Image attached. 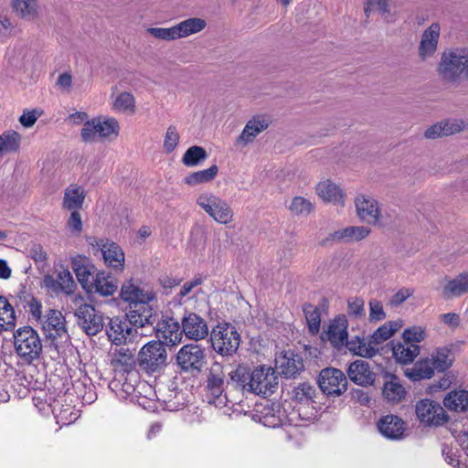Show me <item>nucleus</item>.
<instances>
[{
  "label": "nucleus",
  "instance_id": "obj_1",
  "mask_svg": "<svg viewBox=\"0 0 468 468\" xmlns=\"http://www.w3.org/2000/svg\"><path fill=\"white\" fill-rule=\"evenodd\" d=\"M439 77L447 83L468 79V48L456 47L444 50L437 67Z\"/></svg>",
  "mask_w": 468,
  "mask_h": 468
},
{
  "label": "nucleus",
  "instance_id": "obj_2",
  "mask_svg": "<svg viewBox=\"0 0 468 468\" xmlns=\"http://www.w3.org/2000/svg\"><path fill=\"white\" fill-rule=\"evenodd\" d=\"M240 335L230 323H218L210 332L212 349L222 356H232L240 345Z\"/></svg>",
  "mask_w": 468,
  "mask_h": 468
},
{
  "label": "nucleus",
  "instance_id": "obj_3",
  "mask_svg": "<svg viewBox=\"0 0 468 468\" xmlns=\"http://www.w3.org/2000/svg\"><path fill=\"white\" fill-rule=\"evenodd\" d=\"M167 351L161 341H150L137 355V365L146 374L161 372L167 365Z\"/></svg>",
  "mask_w": 468,
  "mask_h": 468
},
{
  "label": "nucleus",
  "instance_id": "obj_4",
  "mask_svg": "<svg viewBox=\"0 0 468 468\" xmlns=\"http://www.w3.org/2000/svg\"><path fill=\"white\" fill-rule=\"evenodd\" d=\"M152 301H144L130 305V310L126 314L133 329L139 331L138 335L147 336L154 332V324L156 321V312L150 304Z\"/></svg>",
  "mask_w": 468,
  "mask_h": 468
},
{
  "label": "nucleus",
  "instance_id": "obj_5",
  "mask_svg": "<svg viewBox=\"0 0 468 468\" xmlns=\"http://www.w3.org/2000/svg\"><path fill=\"white\" fill-rule=\"evenodd\" d=\"M15 348L17 355L27 362L37 359L42 351L38 334L30 326H24L14 334Z\"/></svg>",
  "mask_w": 468,
  "mask_h": 468
},
{
  "label": "nucleus",
  "instance_id": "obj_6",
  "mask_svg": "<svg viewBox=\"0 0 468 468\" xmlns=\"http://www.w3.org/2000/svg\"><path fill=\"white\" fill-rule=\"evenodd\" d=\"M120 131V125L113 117H98L91 121H86L80 136L85 143H93L98 138L106 139L111 136L117 137Z\"/></svg>",
  "mask_w": 468,
  "mask_h": 468
},
{
  "label": "nucleus",
  "instance_id": "obj_7",
  "mask_svg": "<svg viewBox=\"0 0 468 468\" xmlns=\"http://www.w3.org/2000/svg\"><path fill=\"white\" fill-rule=\"evenodd\" d=\"M250 384L247 391L256 395L268 396L278 388V376L274 368L259 366L250 372Z\"/></svg>",
  "mask_w": 468,
  "mask_h": 468
},
{
  "label": "nucleus",
  "instance_id": "obj_8",
  "mask_svg": "<svg viewBox=\"0 0 468 468\" xmlns=\"http://www.w3.org/2000/svg\"><path fill=\"white\" fill-rule=\"evenodd\" d=\"M197 204L219 224L227 225L233 221L234 213L229 205L214 194H201Z\"/></svg>",
  "mask_w": 468,
  "mask_h": 468
},
{
  "label": "nucleus",
  "instance_id": "obj_9",
  "mask_svg": "<svg viewBox=\"0 0 468 468\" xmlns=\"http://www.w3.org/2000/svg\"><path fill=\"white\" fill-rule=\"evenodd\" d=\"M417 419L425 427H440L449 420L444 408L437 401L423 399L415 405Z\"/></svg>",
  "mask_w": 468,
  "mask_h": 468
},
{
  "label": "nucleus",
  "instance_id": "obj_10",
  "mask_svg": "<svg viewBox=\"0 0 468 468\" xmlns=\"http://www.w3.org/2000/svg\"><path fill=\"white\" fill-rule=\"evenodd\" d=\"M176 363L182 371L200 373L207 364L205 348L197 344L183 346L176 354Z\"/></svg>",
  "mask_w": 468,
  "mask_h": 468
},
{
  "label": "nucleus",
  "instance_id": "obj_11",
  "mask_svg": "<svg viewBox=\"0 0 468 468\" xmlns=\"http://www.w3.org/2000/svg\"><path fill=\"white\" fill-rule=\"evenodd\" d=\"M320 389L328 396H340L346 391L347 379L346 375L337 368H324L318 378Z\"/></svg>",
  "mask_w": 468,
  "mask_h": 468
},
{
  "label": "nucleus",
  "instance_id": "obj_12",
  "mask_svg": "<svg viewBox=\"0 0 468 468\" xmlns=\"http://www.w3.org/2000/svg\"><path fill=\"white\" fill-rule=\"evenodd\" d=\"M78 324L89 335H96L104 326L103 317L92 305L80 303L75 310Z\"/></svg>",
  "mask_w": 468,
  "mask_h": 468
},
{
  "label": "nucleus",
  "instance_id": "obj_13",
  "mask_svg": "<svg viewBox=\"0 0 468 468\" xmlns=\"http://www.w3.org/2000/svg\"><path fill=\"white\" fill-rule=\"evenodd\" d=\"M108 338L115 345H122L127 342H133L139 331L133 329L129 320L126 318L113 317L110 320L106 329Z\"/></svg>",
  "mask_w": 468,
  "mask_h": 468
},
{
  "label": "nucleus",
  "instance_id": "obj_14",
  "mask_svg": "<svg viewBox=\"0 0 468 468\" xmlns=\"http://www.w3.org/2000/svg\"><path fill=\"white\" fill-rule=\"evenodd\" d=\"M276 367L280 374L286 378H295L304 370V362L302 355L292 350L282 352L276 357Z\"/></svg>",
  "mask_w": 468,
  "mask_h": 468
},
{
  "label": "nucleus",
  "instance_id": "obj_15",
  "mask_svg": "<svg viewBox=\"0 0 468 468\" xmlns=\"http://www.w3.org/2000/svg\"><path fill=\"white\" fill-rule=\"evenodd\" d=\"M158 341L163 345L176 346L181 342L183 329L182 325L174 318L160 321L154 326Z\"/></svg>",
  "mask_w": 468,
  "mask_h": 468
},
{
  "label": "nucleus",
  "instance_id": "obj_16",
  "mask_svg": "<svg viewBox=\"0 0 468 468\" xmlns=\"http://www.w3.org/2000/svg\"><path fill=\"white\" fill-rule=\"evenodd\" d=\"M181 325L185 335L191 340L205 339L209 334L206 320L195 313L185 314Z\"/></svg>",
  "mask_w": 468,
  "mask_h": 468
},
{
  "label": "nucleus",
  "instance_id": "obj_17",
  "mask_svg": "<svg viewBox=\"0 0 468 468\" xmlns=\"http://www.w3.org/2000/svg\"><path fill=\"white\" fill-rule=\"evenodd\" d=\"M347 376L351 381L362 387L371 386L376 380V373L373 372L369 363L361 359L349 365Z\"/></svg>",
  "mask_w": 468,
  "mask_h": 468
},
{
  "label": "nucleus",
  "instance_id": "obj_18",
  "mask_svg": "<svg viewBox=\"0 0 468 468\" xmlns=\"http://www.w3.org/2000/svg\"><path fill=\"white\" fill-rule=\"evenodd\" d=\"M97 246L101 248L105 264L114 270L122 271L125 261L124 252L122 248L112 241L100 240Z\"/></svg>",
  "mask_w": 468,
  "mask_h": 468
},
{
  "label": "nucleus",
  "instance_id": "obj_19",
  "mask_svg": "<svg viewBox=\"0 0 468 468\" xmlns=\"http://www.w3.org/2000/svg\"><path fill=\"white\" fill-rule=\"evenodd\" d=\"M71 268L82 288L89 291L92 286V281H94L93 272L95 269L90 259L78 255L72 259Z\"/></svg>",
  "mask_w": 468,
  "mask_h": 468
},
{
  "label": "nucleus",
  "instance_id": "obj_20",
  "mask_svg": "<svg viewBox=\"0 0 468 468\" xmlns=\"http://www.w3.org/2000/svg\"><path fill=\"white\" fill-rule=\"evenodd\" d=\"M379 432L390 440H399L406 431V423L397 415H386L378 421Z\"/></svg>",
  "mask_w": 468,
  "mask_h": 468
},
{
  "label": "nucleus",
  "instance_id": "obj_21",
  "mask_svg": "<svg viewBox=\"0 0 468 468\" xmlns=\"http://www.w3.org/2000/svg\"><path fill=\"white\" fill-rule=\"evenodd\" d=\"M441 27L438 23L431 24L421 36L419 46V56L422 60L432 57L438 48Z\"/></svg>",
  "mask_w": 468,
  "mask_h": 468
},
{
  "label": "nucleus",
  "instance_id": "obj_22",
  "mask_svg": "<svg viewBox=\"0 0 468 468\" xmlns=\"http://www.w3.org/2000/svg\"><path fill=\"white\" fill-rule=\"evenodd\" d=\"M207 389L213 399H220L225 391V372L223 365L214 362L207 377Z\"/></svg>",
  "mask_w": 468,
  "mask_h": 468
},
{
  "label": "nucleus",
  "instance_id": "obj_23",
  "mask_svg": "<svg viewBox=\"0 0 468 468\" xmlns=\"http://www.w3.org/2000/svg\"><path fill=\"white\" fill-rule=\"evenodd\" d=\"M464 128V122L458 119H448L431 125L424 133L426 139L434 140L460 133Z\"/></svg>",
  "mask_w": 468,
  "mask_h": 468
},
{
  "label": "nucleus",
  "instance_id": "obj_24",
  "mask_svg": "<svg viewBox=\"0 0 468 468\" xmlns=\"http://www.w3.org/2000/svg\"><path fill=\"white\" fill-rule=\"evenodd\" d=\"M137 365L135 350L122 346L112 353L111 366L115 371L122 373L132 372Z\"/></svg>",
  "mask_w": 468,
  "mask_h": 468
},
{
  "label": "nucleus",
  "instance_id": "obj_25",
  "mask_svg": "<svg viewBox=\"0 0 468 468\" xmlns=\"http://www.w3.org/2000/svg\"><path fill=\"white\" fill-rule=\"evenodd\" d=\"M358 218L368 223L378 224L379 222V210L378 202L367 196H359L355 201Z\"/></svg>",
  "mask_w": 468,
  "mask_h": 468
},
{
  "label": "nucleus",
  "instance_id": "obj_26",
  "mask_svg": "<svg viewBox=\"0 0 468 468\" xmlns=\"http://www.w3.org/2000/svg\"><path fill=\"white\" fill-rule=\"evenodd\" d=\"M270 125V121L264 116H254L245 125L242 133L237 138V144L243 146L251 143L261 133Z\"/></svg>",
  "mask_w": 468,
  "mask_h": 468
},
{
  "label": "nucleus",
  "instance_id": "obj_27",
  "mask_svg": "<svg viewBox=\"0 0 468 468\" xmlns=\"http://www.w3.org/2000/svg\"><path fill=\"white\" fill-rule=\"evenodd\" d=\"M43 329L48 332V337L56 339L57 337L68 338L67 330L65 328V318L61 312L49 309L46 315V321Z\"/></svg>",
  "mask_w": 468,
  "mask_h": 468
},
{
  "label": "nucleus",
  "instance_id": "obj_28",
  "mask_svg": "<svg viewBox=\"0 0 468 468\" xmlns=\"http://www.w3.org/2000/svg\"><path fill=\"white\" fill-rule=\"evenodd\" d=\"M120 295L124 302H129L130 305H134L135 303L139 302L153 301L154 299L153 291H145L133 282V281H127L122 284Z\"/></svg>",
  "mask_w": 468,
  "mask_h": 468
},
{
  "label": "nucleus",
  "instance_id": "obj_29",
  "mask_svg": "<svg viewBox=\"0 0 468 468\" xmlns=\"http://www.w3.org/2000/svg\"><path fill=\"white\" fill-rule=\"evenodd\" d=\"M370 232L371 229L365 226H350L333 232L330 239L333 241L351 243L366 239Z\"/></svg>",
  "mask_w": 468,
  "mask_h": 468
},
{
  "label": "nucleus",
  "instance_id": "obj_30",
  "mask_svg": "<svg viewBox=\"0 0 468 468\" xmlns=\"http://www.w3.org/2000/svg\"><path fill=\"white\" fill-rule=\"evenodd\" d=\"M468 292V272H463L452 279H446L441 294L444 299L450 300L461 297Z\"/></svg>",
  "mask_w": 468,
  "mask_h": 468
},
{
  "label": "nucleus",
  "instance_id": "obj_31",
  "mask_svg": "<svg viewBox=\"0 0 468 468\" xmlns=\"http://www.w3.org/2000/svg\"><path fill=\"white\" fill-rule=\"evenodd\" d=\"M347 320L345 315H339L330 324L326 332L330 343L336 348L344 346L348 336Z\"/></svg>",
  "mask_w": 468,
  "mask_h": 468
},
{
  "label": "nucleus",
  "instance_id": "obj_32",
  "mask_svg": "<svg viewBox=\"0 0 468 468\" xmlns=\"http://www.w3.org/2000/svg\"><path fill=\"white\" fill-rule=\"evenodd\" d=\"M316 193L325 202L341 207L345 205L343 191L330 180L320 182L316 186Z\"/></svg>",
  "mask_w": 468,
  "mask_h": 468
},
{
  "label": "nucleus",
  "instance_id": "obj_33",
  "mask_svg": "<svg viewBox=\"0 0 468 468\" xmlns=\"http://www.w3.org/2000/svg\"><path fill=\"white\" fill-rule=\"evenodd\" d=\"M401 321H390L378 327L369 337L368 343L378 353V346L389 339L400 327Z\"/></svg>",
  "mask_w": 468,
  "mask_h": 468
},
{
  "label": "nucleus",
  "instance_id": "obj_34",
  "mask_svg": "<svg viewBox=\"0 0 468 468\" xmlns=\"http://www.w3.org/2000/svg\"><path fill=\"white\" fill-rule=\"evenodd\" d=\"M91 285L88 292L94 291L101 296L112 295L118 289L116 279L106 274L104 271H100L96 274Z\"/></svg>",
  "mask_w": 468,
  "mask_h": 468
},
{
  "label": "nucleus",
  "instance_id": "obj_35",
  "mask_svg": "<svg viewBox=\"0 0 468 468\" xmlns=\"http://www.w3.org/2000/svg\"><path fill=\"white\" fill-rule=\"evenodd\" d=\"M430 358L436 371L444 372L452 366L454 355L450 347L441 346L436 348Z\"/></svg>",
  "mask_w": 468,
  "mask_h": 468
},
{
  "label": "nucleus",
  "instance_id": "obj_36",
  "mask_svg": "<svg viewBox=\"0 0 468 468\" xmlns=\"http://www.w3.org/2000/svg\"><path fill=\"white\" fill-rule=\"evenodd\" d=\"M392 353L395 359L400 364H410L420 354L418 345H410L407 342L397 343L392 347Z\"/></svg>",
  "mask_w": 468,
  "mask_h": 468
},
{
  "label": "nucleus",
  "instance_id": "obj_37",
  "mask_svg": "<svg viewBox=\"0 0 468 468\" xmlns=\"http://www.w3.org/2000/svg\"><path fill=\"white\" fill-rule=\"evenodd\" d=\"M84 199V191L79 186H70L65 189L62 207L70 211L80 209Z\"/></svg>",
  "mask_w": 468,
  "mask_h": 468
},
{
  "label": "nucleus",
  "instance_id": "obj_38",
  "mask_svg": "<svg viewBox=\"0 0 468 468\" xmlns=\"http://www.w3.org/2000/svg\"><path fill=\"white\" fill-rule=\"evenodd\" d=\"M206 21L199 17L186 19L175 25L176 37L183 38L190 35L198 33L206 27Z\"/></svg>",
  "mask_w": 468,
  "mask_h": 468
},
{
  "label": "nucleus",
  "instance_id": "obj_39",
  "mask_svg": "<svg viewBox=\"0 0 468 468\" xmlns=\"http://www.w3.org/2000/svg\"><path fill=\"white\" fill-rule=\"evenodd\" d=\"M444 406L450 410L464 412L468 410V391L455 390L448 393L443 399Z\"/></svg>",
  "mask_w": 468,
  "mask_h": 468
},
{
  "label": "nucleus",
  "instance_id": "obj_40",
  "mask_svg": "<svg viewBox=\"0 0 468 468\" xmlns=\"http://www.w3.org/2000/svg\"><path fill=\"white\" fill-rule=\"evenodd\" d=\"M21 135L14 131L8 130L0 135V159L7 154L16 153L20 149Z\"/></svg>",
  "mask_w": 468,
  "mask_h": 468
},
{
  "label": "nucleus",
  "instance_id": "obj_41",
  "mask_svg": "<svg viewBox=\"0 0 468 468\" xmlns=\"http://www.w3.org/2000/svg\"><path fill=\"white\" fill-rule=\"evenodd\" d=\"M384 397L391 402H399L406 395V390L398 377L388 376L383 387Z\"/></svg>",
  "mask_w": 468,
  "mask_h": 468
},
{
  "label": "nucleus",
  "instance_id": "obj_42",
  "mask_svg": "<svg viewBox=\"0 0 468 468\" xmlns=\"http://www.w3.org/2000/svg\"><path fill=\"white\" fill-rule=\"evenodd\" d=\"M15 12L23 19L32 21L38 15L37 0H12Z\"/></svg>",
  "mask_w": 468,
  "mask_h": 468
},
{
  "label": "nucleus",
  "instance_id": "obj_43",
  "mask_svg": "<svg viewBox=\"0 0 468 468\" xmlns=\"http://www.w3.org/2000/svg\"><path fill=\"white\" fill-rule=\"evenodd\" d=\"M274 404L259 406L254 414V420H258L264 426L275 427L281 422L280 418L275 414Z\"/></svg>",
  "mask_w": 468,
  "mask_h": 468
},
{
  "label": "nucleus",
  "instance_id": "obj_44",
  "mask_svg": "<svg viewBox=\"0 0 468 468\" xmlns=\"http://www.w3.org/2000/svg\"><path fill=\"white\" fill-rule=\"evenodd\" d=\"M435 371L431 358H426L417 362L408 376L413 380L430 379Z\"/></svg>",
  "mask_w": 468,
  "mask_h": 468
},
{
  "label": "nucleus",
  "instance_id": "obj_45",
  "mask_svg": "<svg viewBox=\"0 0 468 468\" xmlns=\"http://www.w3.org/2000/svg\"><path fill=\"white\" fill-rule=\"evenodd\" d=\"M344 346H346L354 354L363 357H373L376 355V350L371 347L368 341L367 342L365 338L358 336L351 340L346 338V342Z\"/></svg>",
  "mask_w": 468,
  "mask_h": 468
},
{
  "label": "nucleus",
  "instance_id": "obj_46",
  "mask_svg": "<svg viewBox=\"0 0 468 468\" xmlns=\"http://www.w3.org/2000/svg\"><path fill=\"white\" fill-rule=\"evenodd\" d=\"M218 172V165H213L207 169L191 173L186 176L185 182L189 186H196L198 184L210 182L216 177Z\"/></svg>",
  "mask_w": 468,
  "mask_h": 468
},
{
  "label": "nucleus",
  "instance_id": "obj_47",
  "mask_svg": "<svg viewBox=\"0 0 468 468\" xmlns=\"http://www.w3.org/2000/svg\"><path fill=\"white\" fill-rule=\"evenodd\" d=\"M288 209L293 216L307 217L314 211V204L303 197H294Z\"/></svg>",
  "mask_w": 468,
  "mask_h": 468
},
{
  "label": "nucleus",
  "instance_id": "obj_48",
  "mask_svg": "<svg viewBox=\"0 0 468 468\" xmlns=\"http://www.w3.org/2000/svg\"><path fill=\"white\" fill-rule=\"evenodd\" d=\"M207 151L197 145H194L189 147L182 157V163L188 167L197 166L202 161L207 159Z\"/></svg>",
  "mask_w": 468,
  "mask_h": 468
},
{
  "label": "nucleus",
  "instance_id": "obj_49",
  "mask_svg": "<svg viewBox=\"0 0 468 468\" xmlns=\"http://www.w3.org/2000/svg\"><path fill=\"white\" fill-rule=\"evenodd\" d=\"M15 323L14 307L5 297L0 296V328L6 329L8 326L15 325Z\"/></svg>",
  "mask_w": 468,
  "mask_h": 468
},
{
  "label": "nucleus",
  "instance_id": "obj_50",
  "mask_svg": "<svg viewBox=\"0 0 468 468\" xmlns=\"http://www.w3.org/2000/svg\"><path fill=\"white\" fill-rule=\"evenodd\" d=\"M316 388L309 383H301L292 390V398L301 404H309L315 397Z\"/></svg>",
  "mask_w": 468,
  "mask_h": 468
},
{
  "label": "nucleus",
  "instance_id": "obj_51",
  "mask_svg": "<svg viewBox=\"0 0 468 468\" xmlns=\"http://www.w3.org/2000/svg\"><path fill=\"white\" fill-rule=\"evenodd\" d=\"M112 107L117 112L133 114L135 112V99L132 93L123 91L116 97Z\"/></svg>",
  "mask_w": 468,
  "mask_h": 468
},
{
  "label": "nucleus",
  "instance_id": "obj_52",
  "mask_svg": "<svg viewBox=\"0 0 468 468\" xmlns=\"http://www.w3.org/2000/svg\"><path fill=\"white\" fill-rule=\"evenodd\" d=\"M303 313L310 333L313 335L317 334L320 330L321 324V314L319 309L311 303H305L303 305Z\"/></svg>",
  "mask_w": 468,
  "mask_h": 468
},
{
  "label": "nucleus",
  "instance_id": "obj_53",
  "mask_svg": "<svg viewBox=\"0 0 468 468\" xmlns=\"http://www.w3.org/2000/svg\"><path fill=\"white\" fill-rule=\"evenodd\" d=\"M230 381L236 388H240L243 391H247V388L250 384V372L242 366L229 373Z\"/></svg>",
  "mask_w": 468,
  "mask_h": 468
},
{
  "label": "nucleus",
  "instance_id": "obj_54",
  "mask_svg": "<svg viewBox=\"0 0 468 468\" xmlns=\"http://www.w3.org/2000/svg\"><path fill=\"white\" fill-rule=\"evenodd\" d=\"M17 297L19 298L20 303L23 305V307L25 309L28 308L32 317L36 320H40L42 314L41 303L27 292H19Z\"/></svg>",
  "mask_w": 468,
  "mask_h": 468
},
{
  "label": "nucleus",
  "instance_id": "obj_55",
  "mask_svg": "<svg viewBox=\"0 0 468 468\" xmlns=\"http://www.w3.org/2000/svg\"><path fill=\"white\" fill-rule=\"evenodd\" d=\"M57 279L58 283L61 286V292H65L67 294L73 293L76 288V283L69 270H60L58 272Z\"/></svg>",
  "mask_w": 468,
  "mask_h": 468
},
{
  "label": "nucleus",
  "instance_id": "obj_56",
  "mask_svg": "<svg viewBox=\"0 0 468 468\" xmlns=\"http://www.w3.org/2000/svg\"><path fill=\"white\" fill-rule=\"evenodd\" d=\"M179 133L174 125H170L165 133L164 140V151L166 154H171L179 143Z\"/></svg>",
  "mask_w": 468,
  "mask_h": 468
},
{
  "label": "nucleus",
  "instance_id": "obj_57",
  "mask_svg": "<svg viewBox=\"0 0 468 468\" xmlns=\"http://www.w3.org/2000/svg\"><path fill=\"white\" fill-rule=\"evenodd\" d=\"M426 337L425 330L420 326H411L403 332V340L410 345H417Z\"/></svg>",
  "mask_w": 468,
  "mask_h": 468
},
{
  "label": "nucleus",
  "instance_id": "obj_58",
  "mask_svg": "<svg viewBox=\"0 0 468 468\" xmlns=\"http://www.w3.org/2000/svg\"><path fill=\"white\" fill-rule=\"evenodd\" d=\"M147 33H149L151 36H153L155 38L165 40V41H172V40L177 39L175 26L172 27H169V28L149 27L147 29Z\"/></svg>",
  "mask_w": 468,
  "mask_h": 468
},
{
  "label": "nucleus",
  "instance_id": "obj_59",
  "mask_svg": "<svg viewBox=\"0 0 468 468\" xmlns=\"http://www.w3.org/2000/svg\"><path fill=\"white\" fill-rule=\"evenodd\" d=\"M347 313L355 318L365 316L364 300L359 297L349 298L347 301Z\"/></svg>",
  "mask_w": 468,
  "mask_h": 468
},
{
  "label": "nucleus",
  "instance_id": "obj_60",
  "mask_svg": "<svg viewBox=\"0 0 468 468\" xmlns=\"http://www.w3.org/2000/svg\"><path fill=\"white\" fill-rule=\"evenodd\" d=\"M386 318V313L384 312L382 303L372 299L369 301V321L378 322Z\"/></svg>",
  "mask_w": 468,
  "mask_h": 468
},
{
  "label": "nucleus",
  "instance_id": "obj_61",
  "mask_svg": "<svg viewBox=\"0 0 468 468\" xmlns=\"http://www.w3.org/2000/svg\"><path fill=\"white\" fill-rule=\"evenodd\" d=\"M67 225L69 229L76 233L80 234L82 230V220L80 214L78 212V210L71 211V214L68 219Z\"/></svg>",
  "mask_w": 468,
  "mask_h": 468
},
{
  "label": "nucleus",
  "instance_id": "obj_62",
  "mask_svg": "<svg viewBox=\"0 0 468 468\" xmlns=\"http://www.w3.org/2000/svg\"><path fill=\"white\" fill-rule=\"evenodd\" d=\"M388 5V0H366L364 12L367 17H369L371 12H379Z\"/></svg>",
  "mask_w": 468,
  "mask_h": 468
},
{
  "label": "nucleus",
  "instance_id": "obj_63",
  "mask_svg": "<svg viewBox=\"0 0 468 468\" xmlns=\"http://www.w3.org/2000/svg\"><path fill=\"white\" fill-rule=\"evenodd\" d=\"M413 293V291L409 288H402L399 290L390 299V304L392 306H399L405 302Z\"/></svg>",
  "mask_w": 468,
  "mask_h": 468
},
{
  "label": "nucleus",
  "instance_id": "obj_64",
  "mask_svg": "<svg viewBox=\"0 0 468 468\" xmlns=\"http://www.w3.org/2000/svg\"><path fill=\"white\" fill-rule=\"evenodd\" d=\"M37 110L24 111L23 114L19 118V122L26 128L32 127L37 120Z\"/></svg>",
  "mask_w": 468,
  "mask_h": 468
}]
</instances>
